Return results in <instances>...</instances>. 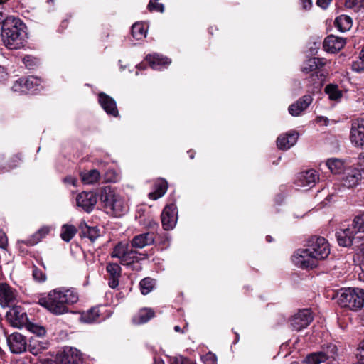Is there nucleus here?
Listing matches in <instances>:
<instances>
[{"label":"nucleus","mask_w":364,"mask_h":364,"mask_svg":"<svg viewBox=\"0 0 364 364\" xmlns=\"http://www.w3.org/2000/svg\"><path fill=\"white\" fill-rule=\"evenodd\" d=\"M305 247L292 256L294 264L302 269L316 267L318 260L326 259L330 254L329 244L323 237L311 236Z\"/></svg>","instance_id":"obj_1"},{"label":"nucleus","mask_w":364,"mask_h":364,"mask_svg":"<svg viewBox=\"0 0 364 364\" xmlns=\"http://www.w3.org/2000/svg\"><path fill=\"white\" fill-rule=\"evenodd\" d=\"M78 300L79 294L75 289L60 287L50 291L47 296L40 297L38 304L51 313L60 315L68 311V305L75 304Z\"/></svg>","instance_id":"obj_2"},{"label":"nucleus","mask_w":364,"mask_h":364,"mask_svg":"<svg viewBox=\"0 0 364 364\" xmlns=\"http://www.w3.org/2000/svg\"><path fill=\"white\" fill-rule=\"evenodd\" d=\"M19 19L13 18L11 23L7 22L2 26L1 39L4 45L9 50H18L26 43V33Z\"/></svg>","instance_id":"obj_3"},{"label":"nucleus","mask_w":364,"mask_h":364,"mask_svg":"<svg viewBox=\"0 0 364 364\" xmlns=\"http://www.w3.org/2000/svg\"><path fill=\"white\" fill-rule=\"evenodd\" d=\"M358 233H364V213H360L355 216L351 225L348 228L341 229L336 232V237L340 246L349 247L356 240L360 238L356 236Z\"/></svg>","instance_id":"obj_4"},{"label":"nucleus","mask_w":364,"mask_h":364,"mask_svg":"<svg viewBox=\"0 0 364 364\" xmlns=\"http://www.w3.org/2000/svg\"><path fill=\"white\" fill-rule=\"evenodd\" d=\"M338 302L342 307H346L353 311H358L364 304V291L358 288L341 289L338 294Z\"/></svg>","instance_id":"obj_5"},{"label":"nucleus","mask_w":364,"mask_h":364,"mask_svg":"<svg viewBox=\"0 0 364 364\" xmlns=\"http://www.w3.org/2000/svg\"><path fill=\"white\" fill-rule=\"evenodd\" d=\"M82 353L77 348L67 347L56 355L55 364H82Z\"/></svg>","instance_id":"obj_6"},{"label":"nucleus","mask_w":364,"mask_h":364,"mask_svg":"<svg viewBox=\"0 0 364 364\" xmlns=\"http://www.w3.org/2000/svg\"><path fill=\"white\" fill-rule=\"evenodd\" d=\"M112 314L110 310H107L105 306H99L90 309L86 312H83L80 319L85 323H92L97 321L104 320L106 317H109Z\"/></svg>","instance_id":"obj_7"},{"label":"nucleus","mask_w":364,"mask_h":364,"mask_svg":"<svg viewBox=\"0 0 364 364\" xmlns=\"http://www.w3.org/2000/svg\"><path fill=\"white\" fill-rule=\"evenodd\" d=\"M100 201L107 213L114 211V186L110 178L105 179V185L102 187Z\"/></svg>","instance_id":"obj_8"},{"label":"nucleus","mask_w":364,"mask_h":364,"mask_svg":"<svg viewBox=\"0 0 364 364\" xmlns=\"http://www.w3.org/2000/svg\"><path fill=\"white\" fill-rule=\"evenodd\" d=\"M313 321L311 312L308 309L299 311L291 319L293 330L299 331L306 328Z\"/></svg>","instance_id":"obj_9"},{"label":"nucleus","mask_w":364,"mask_h":364,"mask_svg":"<svg viewBox=\"0 0 364 364\" xmlns=\"http://www.w3.org/2000/svg\"><path fill=\"white\" fill-rule=\"evenodd\" d=\"M350 139L355 146H364V119H357L352 122Z\"/></svg>","instance_id":"obj_10"},{"label":"nucleus","mask_w":364,"mask_h":364,"mask_svg":"<svg viewBox=\"0 0 364 364\" xmlns=\"http://www.w3.org/2000/svg\"><path fill=\"white\" fill-rule=\"evenodd\" d=\"M17 291L6 283H0V305L11 307L17 301Z\"/></svg>","instance_id":"obj_11"},{"label":"nucleus","mask_w":364,"mask_h":364,"mask_svg":"<svg viewBox=\"0 0 364 364\" xmlns=\"http://www.w3.org/2000/svg\"><path fill=\"white\" fill-rule=\"evenodd\" d=\"M10 350L13 353H21L27 350V341L26 337L20 333L16 332L6 338Z\"/></svg>","instance_id":"obj_12"},{"label":"nucleus","mask_w":364,"mask_h":364,"mask_svg":"<svg viewBox=\"0 0 364 364\" xmlns=\"http://www.w3.org/2000/svg\"><path fill=\"white\" fill-rule=\"evenodd\" d=\"M318 180V175L313 169L302 171L299 173L296 179L298 187L309 189L315 186Z\"/></svg>","instance_id":"obj_13"},{"label":"nucleus","mask_w":364,"mask_h":364,"mask_svg":"<svg viewBox=\"0 0 364 364\" xmlns=\"http://www.w3.org/2000/svg\"><path fill=\"white\" fill-rule=\"evenodd\" d=\"M176 208L175 205H167L163 210L161 218L163 228L165 230H172L176 224Z\"/></svg>","instance_id":"obj_14"},{"label":"nucleus","mask_w":364,"mask_h":364,"mask_svg":"<svg viewBox=\"0 0 364 364\" xmlns=\"http://www.w3.org/2000/svg\"><path fill=\"white\" fill-rule=\"evenodd\" d=\"M76 203L78 207H81L85 211L90 213L97 203L96 194L91 191H83L77 196Z\"/></svg>","instance_id":"obj_15"},{"label":"nucleus","mask_w":364,"mask_h":364,"mask_svg":"<svg viewBox=\"0 0 364 364\" xmlns=\"http://www.w3.org/2000/svg\"><path fill=\"white\" fill-rule=\"evenodd\" d=\"M48 343L43 337L38 336H32L27 345L28 351L34 355H38L42 353L44 350L48 349Z\"/></svg>","instance_id":"obj_16"},{"label":"nucleus","mask_w":364,"mask_h":364,"mask_svg":"<svg viewBox=\"0 0 364 364\" xmlns=\"http://www.w3.org/2000/svg\"><path fill=\"white\" fill-rule=\"evenodd\" d=\"M346 44L344 38L333 35L326 37L323 42V48L328 53H335L341 50Z\"/></svg>","instance_id":"obj_17"},{"label":"nucleus","mask_w":364,"mask_h":364,"mask_svg":"<svg viewBox=\"0 0 364 364\" xmlns=\"http://www.w3.org/2000/svg\"><path fill=\"white\" fill-rule=\"evenodd\" d=\"M312 98L310 95H306L299 99L296 102L289 107V112L291 115L299 116L311 103Z\"/></svg>","instance_id":"obj_18"},{"label":"nucleus","mask_w":364,"mask_h":364,"mask_svg":"<svg viewBox=\"0 0 364 364\" xmlns=\"http://www.w3.org/2000/svg\"><path fill=\"white\" fill-rule=\"evenodd\" d=\"M363 178V173L358 168L351 169L343 179V185L348 188L357 186Z\"/></svg>","instance_id":"obj_19"},{"label":"nucleus","mask_w":364,"mask_h":364,"mask_svg":"<svg viewBox=\"0 0 364 364\" xmlns=\"http://www.w3.org/2000/svg\"><path fill=\"white\" fill-rule=\"evenodd\" d=\"M155 238L150 232H145L134 237L132 240V245L136 248H144L146 246L154 244Z\"/></svg>","instance_id":"obj_20"},{"label":"nucleus","mask_w":364,"mask_h":364,"mask_svg":"<svg viewBox=\"0 0 364 364\" xmlns=\"http://www.w3.org/2000/svg\"><path fill=\"white\" fill-rule=\"evenodd\" d=\"M146 59L154 70H161L171 63L170 59L159 54L149 55Z\"/></svg>","instance_id":"obj_21"},{"label":"nucleus","mask_w":364,"mask_h":364,"mask_svg":"<svg viewBox=\"0 0 364 364\" xmlns=\"http://www.w3.org/2000/svg\"><path fill=\"white\" fill-rule=\"evenodd\" d=\"M298 139V133L296 132L287 134L286 136H279L277 140V146L280 149L287 150L294 146Z\"/></svg>","instance_id":"obj_22"},{"label":"nucleus","mask_w":364,"mask_h":364,"mask_svg":"<svg viewBox=\"0 0 364 364\" xmlns=\"http://www.w3.org/2000/svg\"><path fill=\"white\" fill-rule=\"evenodd\" d=\"M337 346L335 344L329 343L323 347L322 350L318 352L320 356L324 362L327 361L331 363L335 360L337 357Z\"/></svg>","instance_id":"obj_23"},{"label":"nucleus","mask_w":364,"mask_h":364,"mask_svg":"<svg viewBox=\"0 0 364 364\" xmlns=\"http://www.w3.org/2000/svg\"><path fill=\"white\" fill-rule=\"evenodd\" d=\"M79 228L81 230V236L89 238L92 242H94L100 235L97 227H90L85 221L80 223Z\"/></svg>","instance_id":"obj_24"},{"label":"nucleus","mask_w":364,"mask_h":364,"mask_svg":"<svg viewBox=\"0 0 364 364\" xmlns=\"http://www.w3.org/2000/svg\"><path fill=\"white\" fill-rule=\"evenodd\" d=\"M80 176L82 183L85 185L95 184L100 178V172L97 169L82 171Z\"/></svg>","instance_id":"obj_25"},{"label":"nucleus","mask_w":364,"mask_h":364,"mask_svg":"<svg viewBox=\"0 0 364 364\" xmlns=\"http://www.w3.org/2000/svg\"><path fill=\"white\" fill-rule=\"evenodd\" d=\"M154 311L149 308H143L133 317V322L135 324L146 323L154 316Z\"/></svg>","instance_id":"obj_26"},{"label":"nucleus","mask_w":364,"mask_h":364,"mask_svg":"<svg viewBox=\"0 0 364 364\" xmlns=\"http://www.w3.org/2000/svg\"><path fill=\"white\" fill-rule=\"evenodd\" d=\"M10 310L6 313V316L17 323H23L26 320V314L20 306H11Z\"/></svg>","instance_id":"obj_27"},{"label":"nucleus","mask_w":364,"mask_h":364,"mask_svg":"<svg viewBox=\"0 0 364 364\" xmlns=\"http://www.w3.org/2000/svg\"><path fill=\"white\" fill-rule=\"evenodd\" d=\"M326 165L333 174H339L344 170L343 161L339 159H329L326 161Z\"/></svg>","instance_id":"obj_28"},{"label":"nucleus","mask_w":364,"mask_h":364,"mask_svg":"<svg viewBox=\"0 0 364 364\" xmlns=\"http://www.w3.org/2000/svg\"><path fill=\"white\" fill-rule=\"evenodd\" d=\"M335 25L340 31L345 32L351 28L352 19L348 16L341 15L336 18Z\"/></svg>","instance_id":"obj_29"},{"label":"nucleus","mask_w":364,"mask_h":364,"mask_svg":"<svg viewBox=\"0 0 364 364\" xmlns=\"http://www.w3.org/2000/svg\"><path fill=\"white\" fill-rule=\"evenodd\" d=\"M324 65L321 59L318 58H311L307 60L302 68V71L304 73H309L314 71Z\"/></svg>","instance_id":"obj_30"},{"label":"nucleus","mask_w":364,"mask_h":364,"mask_svg":"<svg viewBox=\"0 0 364 364\" xmlns=\"http://www.w3.org/2000/svg\"><path fill=\"white\" fill-rule=\"evenodd\" d=\"M99 102L104 110L109 114L114 113V103L112 98L104 93L99 95Z\"/></svg>","instance_id":"obj_31"},{"label":"nucleus","mask_w":364,"mask_h":364,"mask_svg":"<svg viewBox=\"0 0 364 364\" xmlns=\"http://www.w3.org/2000/svg\"><path fill=\"white\" fill-rule=\"evenodd\" d=\"M77 233V228L73 225H63L61 228L60 237L65 242H70Z\"/></svg>","instance_id":"obj_32"},{"label":"nucleus","mask_w":364,"mask_h":364,"mask_svg":"<svg viewBox=\"0 0 364 364\" xmlns=\"http://www.w3.org/2000/svg\"><path fill=\"white\" fill-rule=\"evenodd\" d=\"M129 255L127 242H119L115 246V257L120 259L121 264L126 262V258Z\"/></svg>","instance_id":"obj_33"},{"label":"nucleus","mask_w":364,"mask_h":364,"mask_svg":"<svg viewBox=\"0 0 364 364\" xmlns=\"http://www.w3.org/2000/svg\"><path fill=\"white\" fill-rule=\"evenodd\" d=\"M155 287V280L150 277L143 279L139 283L140 290L142 294L150 293Z\"/></svg>","instance_id":"obj_34"},{"label":"nucleus","mask_w":364,"mask_h":364,"mask_svg":"<svg viewBox=\"0 0 364 364\" xmlns=\"http://www.w3.org/2000/svg\"><path fill=\"white\" fill-rule=\"evenodd\" d=\"M132 34L136 40L146 37V29L142 23H135L132 27Z\"/></svg>","instance_id":"obj_35"},{"label":"nucleus","mask_w":364,"mask_h":364,"mask_svg":"<svg viewBox=\"0 0 364 364\" xmlns=\"http://www.w3.org/2000/svg\"><path fill=\"white\" fill-rule=\"evenodd\" d=\"M49 232L48 228H42L36 233H34L27 241L26 244L29 245H34L41 240Z\"/></svg>","instance_id":"obj_36"},{"label":"nucleus","mask_w":364,"mask_h":364,"mask_svg":"<svg viewBox=\"0 0 364 364\" xmlns=\"http://www.w3.org/2000/svg\"><path fill=\"white\" fill-rule=\"evenodd\" d=\"M325 92L331 100H336L341 97L342 92L336 85L330 84L325 87Z\"/></svg>","instance_id":"obj_37"},{"label":"nucleus","mask_w":364,"mask_h":364,"mask_svg":"<svg viewBox=\"0 0 364 364\" xmlns=\"http://www.w3.org/2000/svg\"><path fill=\"white\" fill-rule=\"evenodd\" d=\"M23 81L27 92L32 90H37L38 87L41 85L42 82L40 78L34 76H29L27 78H23Z\"/></svg>","instance_id":"obj_38"},{"label":"nucleus","mask_w":364,"mask_h":364,"mask_svg":"<svg viewBox=\"0 0 364 364\" xmlns=\"http://www.w3.org/2000/svg\"><path fill=\"white\" fill-rule=\"evenodd\" d=\"M167 188V183L166 181H162L160 184L157 186L155 191L151 192L149 194V198L152 200H156L161 198L166 192Z\"/></svg>","instance_id":"obj_39"},{"label":"nucleus","mask_w":364,"mask_h":364,"mask_svg":"<svg viewBox=\"0 0 364 364\" xmlns=\"http://www.w3.org/2000/svg\"><path fill=\"white\" fill-rule=\"evenodd\" d=\"M169 363L170 364H195V363L189 358L180 355L171 357Z\"/></svg>","instance_id":"obj_40"},{"label":"nucleus","mask_w":364,"mask_h":364,"mask_svg":"<svg viewBox=\"0 0 364 364\" xmlns=\"http://www.w3.org/2000/svg\"><path fill=\"white\" fill-rule=\"evenodd\" d=\"M32 276L33 279L37 282H44L46 280V274L35 266L33 268Z\"/></svg>","instance_id":"obj_41"},{"label":"nucleus","mask_w":364,"mask_h":364,"mask_svg":"<svg viewBox=\"0 0 364 364\" xmlns=\"http://www.w3.org/2000/svg\"><path fill=\"white\" fill-rule=\"evenodd\" d=\"M147 7L150 11H159L161 13L164 11V4L159 3L158 1L151 0Z\"/></svg>","instance_id":"obj_42"},{"label":"nucleus","mask_w":364,"mask_h":364,"mask_svg":"<svg viewBox=\"0 0 364 364\" xmlns=\"http://www.w3.org/2000/svg\"><path fill=\"white\" fill-rule=\"evenodd\" d=\"M23 78H20L18 79V80H16L11 89L14 92H20V93H26L27 92V90L26 89V86H24V82H23Z\"/></svg>","instance_id":"obj_43"},{"label":"nucleus","mask_w":364,"mask_h":364,"mask_svg":"<svg viewBox=\"0 0 364 364\" xmlns=\"http://www.w3.org/2000/svg\"><path fill=\"white\" fill-rule=\"evenodd\" d=\"M305 362L306 364H319L320 363L324 362L322 358L320 356L318 352L313 353L306 357Z\"/></svg>","instance_id":"obj_44"},{"label":"nucleus","mask_w":364,"mask_h":364,"mask_svg":"<svg viewBox=\"0 0 364 364\" xmlns=\"http://www.w3.org/2000/svg\"><path fill=\"white\" fill-rule=\"evenodd\" d=\"M29 330L34 333L33 336H38L43 337L46 333V329L43 327L38 326L36 325L31 324L28 327Z\"/></svg>","instance_id":"obj_45"},{"label":"nucleus","mask_w":364,"mask_h":364,"mask_svg":"<svg viewBox=\"0 0 364 364\" xmlns=\"http://www.w3.org/2000/svg\"><path fill=\"white\" fill-rule=\"evenodd\" d=\"M204 364H217V357L212 352H208L202 357Z\"/></svg>","instance_id":"obj_46"},{"label":"nucleus","mask_w":364,"mask_h":364,"mask_svg":"<svg viewBox=\"0 0 364 364\" xmlns=\"http://www.w3.org/2000/svg\"><path fill=\"white\" fill-rule=\"evenodd\" d=\"M356 357L360 363L364 364V339L360 343Z\"/></svg>","instance_id":"obj_47"},{"label":"nucleus","mask_w":364,"mask_h":364,"mask_svg":"<svg viewBox=\"0 0 364 364\" xmlns=\"http://www.w3.org/2000/svg\"><path fill=\"white\" fill-rule=\"evenodd\" d=\"M107 271L109 274V286L114 289V264L109 263L107 266Z\"/></svg>","instance_id":"obj_48"},{"label":"nucleus","mask_w":364,"mask_h":364,"mask_svg":"<svg viewBox=\"0 0 364 364\" xmlns=\"http://www.w3.org/2000/svg\"><path fill=\"white\" fill-rule=\"evenodd\" d=\"M7 242V237L6 234L2 231V230H0V247L6 249Z\"/></svg>","instance_id":"obj_49"},{"label":"nucleus","mask_w":364,"mask_h":364,"mask_svg":"<svg viewBox=\"0 0 364 364\" xmlns=\"http://www.w3.org/2000/svg\"><path fill=\"white\" fill-rule=\"evenodd\" d=\"M63 182L66 184H71L73 186H77V179L72 176H67L63 178Z\"/></svg>","instance_id":"obj_50"},{"label":"nucleus","mask_w":364,"mask_h":364,"mask_svg":"<svg viewBox=\"0 0 364 364\" xmlns=\"http://www.w3.org/2000/svg\"><path fill=\"white\" fill-rule=\"evenodd\" d=\"M357 165L358 166V168L361 170L364 174V152L358 155Z\"/></svg>","instance_id":"obj_51"},{"label":"nucleus","mask_w":364,"mask_h":364,"mask_svg":"<svg viewBox=\"0 0 364 364\" xmlns=\"http://www.w3.org/2000/svg\"><path fill=\"white\" fill-rule=\"evenodd\" d=\"M363 63H364V61H362L361 63L353 62L352 64L353 70L356 71V72L364 71V65H363Z\"/></svg>","instance_id":"obj_52"},{"label":"nucleus","mask_w":364,"mask_h":364,"mask_svg":"<svg viewBox=\"0 0 364 364\" xmlns=\"http://www.w3.org/2000/svg\"><path fill=\"white\" fill-rule=\"evenodd\" d=\"M34 60L35 59L31 56L27 55L23 58V62L27 68H31V67L34 65Z\"/></svg>","instance_id":"obj_53"},{"label":"nucleus","mask_w":364,"mask_h":364,"mask_svg":"<svg viewBox=\"0 0 364 364\" xmlns=\"http://www.w3.org/2000/svg\"><path fill=\"white\" fill-rule=\"evenodd\" d=\"M114 203H115V208L117 206L119 207V208H120V210L122 212H125V211L127 210V204H125L124 203H123L121 200H118L116 197H115Z\"/></svg>","instance_id":"obj_54"},{"label":"nucleus","mask_w":364,"mask_h":364,"mask_svg":"<svg viewBox=\"0 0 364 364\" xmlns=\"http://www.w3.org/2000/svg\"><path fill=\"white\" fill-rule=\"evenodd\" d=\"M8 78V73L6 69L0 65V83L5 82Z\"/></svg>","instance_id":"obj_55"},{"label":"nucleus","mask_w":364,"mask_h":364,"mask_svg":"<svg viewBox=\"0 0 364 364\" xmlns=\"http://www.w3.org/2000/svg\"><path fill=\"white\" fill-rule=\"evenodd\" d=\"M331 1L332 0H317L316 4L319 7L325 9H326L328 6V5H329V4L331 3Z\"/></svg>","instance_id":"obj_56"},{"label":"nucleus","mask_w":364,"mask_h":364,"mask_svg":"<svg viewBox=\"0 0 364 364\" xmlns=\"http://www.w3.org/2000/svg\"><path fill=\"white\" fill-rule=\"evenodd\" d=\"M303 8L306 10L309 9L312 6L311 0H301Z\"/></svg>","instance_id":"obj_57"},{"label":"nucleus","mask_w":364,"mask_h":364,"mask_svg":"<svg viewBox=\"0 0 364 364\" xmlns=\"http://www.w3.org/2000/svg\"><path fill=\"white\" fill-rule=\"evenodd\" d=\"M360 240V244L358 245V250L364 256V236L359 238Z\"/></svg>","instance_id":"obj_58"},{"label":"nucleus","mask_w":364,"mask_h":364,"mask_svg":"<svg viewBox=\"0 0 364 364\" xmlns=\"http://www.w3.org/2000/svg\"><path fill=\"white\" fill-rule=\"evenodd\" d=\"M9 20L6 18V15L0 11V24L3 23L4 25V23L9 22Z\"/></svg>","instance_id":"obj_59"},{"label":"nucleus","mask_w":364,"mask_h":364,"mask_svg":"<svg viewBox=\"0 0 364 364\" xmlns=\"http://www.w3.org/2000/svg\"><path fill=\"white\" fill-rule=\"evenodd\" d=\"M147 226H148V228H149L151 229H155V228H158L159 224L154 220H150L149 222V224Z\"/></svg>","instance_id":"obj_60"},{"label":"nucleus","mask_w":364,"mask_h":364,"mask_svg":"<svg viewBox=\"0 0 364 364\" xmlns=\"http://www.w3.org/2000/svg\"><path fill=\"white\" fill-rule=\"evenodd\" d=\"M120 270H121V268L117 265L115 264V270H114V272H115V276L117 274H119L120 272ZM119 283H118V281L115 279V289L117 287Z\"/></svg>","instance_id":"obj_61"},{"label":"nucleus","mask_w":364,"mask_h":364,"mask_svg":"<svg viewBox=\"0 0 364 364\" xmlns=\"http://www.w3.org/2000/svg\"><path fill=\"white\" fill-rule=\"evenodd\" d=\"M317 121L319 122H323L325 123V124H327L328 119L325 117H318Z\"/></svg>","instance_id":"obj_62"},{"label":"nucleus","mask_w":364,"mask_h":364,"mask_svg":"<svg viewBox=\"0 0 364 364\" xmlns=\"http://www.w3.org/2000/svg\"><path fill=\"white\" fill-rule=\"evenodd\" d=\"M41 364H54L53 361L50 359H44L41 361Z\"/></svg>","instance_id":"obj_63"},{"label":"nucleus","mask_w":364,"mask_h":364,"mask_svg":"<svg viewBox=\"0 0 364 364\" xmlns=\"http://www.w3.org/2000/svg\"><path fill=\"white\" fill-rule=\"evenodd\" d=\"M174 331L178 333H183L184 332L183 331L181 330V328L179 326H175Z\"/></svg>","instance_id":"obj_64"}]
</instances>
